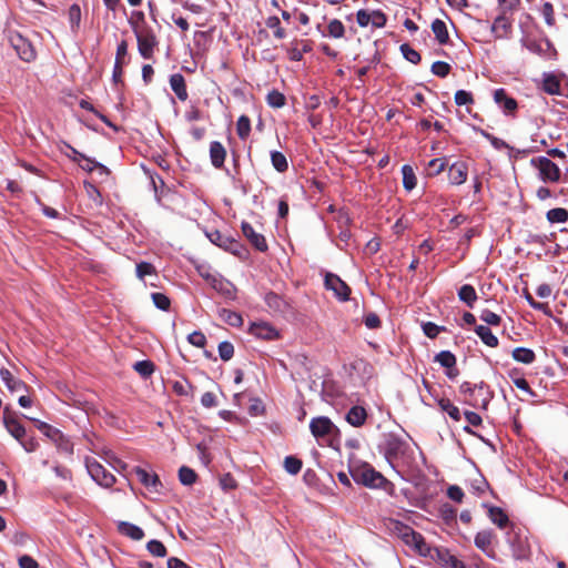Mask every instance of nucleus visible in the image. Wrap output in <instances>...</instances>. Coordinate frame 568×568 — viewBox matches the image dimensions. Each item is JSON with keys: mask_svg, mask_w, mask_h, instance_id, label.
<instances>
[{"mask_svg": "<svg viewBox=\"0 0 568 568\" xmlns=\"http://www.w3.org/2000/svg\"><path fill=\"white\" fill-rule=\"evenodd\" d=\"M384 455L393 469L405 480L418 470L415 450L398 437L387 438Z\"/></svg>", "mask_w": 568, "mask_h": 568, "instance_id": "1", "label": "nucleus"}, {"mask_svg": "<svg viewBox=\"0 0 568 568\" xmlns=\"http://www.w3.org/2000/svg\"><path fill=\"white\" fill-rule=\"evenodd\" d=\"M136 17L141 20V23L134 22L132 28L136 37L139 53L144 59H151L158 45L156 37L152 28L145 23L143 12H138Z\"/></svg>", "mask_w": 568, "mask_h": 568, "instance_id": "2", "label": "nucleus"}, {"mask_svg": "<svg viewBox=\"0 0 568 568\" xmlns=\"http://www.w3.org/2000/svg\"><path fill=\"white\" fill-rule=\"evenodd\" d=\"M459 389L464 396L465 403L474 408L486 409L493 398V392L484 382L478 384L464 382Z\"/></svg>", "mask_w": 568, "mask_h": 568, "instance_id": "3", "label": "nucleus"}, {"mask_svg": "<svg viewBox=\"0 0 568 568\" xmlns=\"http://www.w3.org/2000/svg\"><path fill=\"white\" fill-rule=\"evenodd\" d=\"M351 475L356 483L369 488H382L389 485V481L367 463L352 466Z\"/></svg>", "mask_w": 568, "mask_h": 568, "instance_id": "4", "label": "nucleus"}, {"mask_svg": "<svg viewBox=\"0 0 568 568\" xmlns=\"http://www.w3.org/2000/svg\"><path fill=\"white\" fill-rule=\"evenodd\" d=\"M397 531L402 538V540L407 545L413 547L419 555L428 556L430 554V547L425 541L424 537L415 531L413 528L406 525H400L397 527Z\"/></svg>", "mask_w": 568, "mask_h": 568, "instance_id": "5", "label": "nucleus"}, {"mask_svg": "<svg viewBox=\"0 0 568 568\" xmlns=\"http://www.w3.org/2000/svg\"><path fill=\"white\" fill-rule=\"evenodd\" d=\"M531 164L538 169L539 176L544 182L557 183L560 180L561 171L550 159L539 156L532 159Z\"/></svg>", "mask_w": 568, "mask_h": 568, "instance_id": "6", "label": "nucleus"}, {"mask_svg": "<svg viewBox=\"0 0 568 568\" xmlns=\"http://www.w3.org/2000/svg\"><path fill=\"white\" fill-rule=\"evenodd\" d=\"M85 466L91 478L100 486L109 488L115 483V477L94 458H87Z\"/></svg>", "mask_w": 568, "mask_h": 568, "instance_id": "7", "label": "nucleus"}, {"mask_svg": "<svg viewBox=\"0 0 568 568\" xmlns=\"http://www.w3.org/2000/svg\"><path fill=\"white\" fill-rule=\"evenodd\" d=\"M310 430L316 439H328L338 433V428L326 416L312 418Z\"/></svg>", "mask_w": 568, "mask_h": 568, "instance_id": "8", "label": "nucleus"}, {"mask_svg": "<svg viewBox=\"0 0 568 568\" xmlns=\"http://www.w3.org/2000/svg\"><path fill=\"white\" fill-rule=\"evenodd\" d=\"M9 42L23 61L30 62L36 58V51L32 44L20 33L10 32Z\"/></svg>", "mask_w": 568, "mask_h": 568, "instance_id": "9", "label": "nucleus"}, {"mask_svg": "<svg viewBox=\"0 0 568 568\" xmlns=\"http://www.w3.org/2000/svg\"><path fill=\"white\" fill-rule=\"evenodd\" d=\"M324 285L326 290L332 291L339 301L345 302L349 298L351 287L341 280L339 276L327 273L325 275Z\"/></svg>", "mask_w": 568, "mask_h": 568, "instance_id": "10", "label": "nucleus"}, {"mask_svg": "<svg viewBox=\"0 0 568 568\" xmlns=\"http://www.w3.org/2000/svg\"><path fill=\"white\" fill-rule=\"evenodd\" d=\"M496 540V534L491 529H484L476 534L475 546L480 549L486 556L496 559V551L493 544Z\"/></svg>", "mask_w": 568, "mask_h": 568, "instance_id": "11", "label": "nucleus"}, {"mask_svg": "<svg viewBox=\"0 0 568 568\" xmlns=\"http://www.w3.org/2000/svg\"><path fill=\"white\" fill-rule=\"evenodd\" d=\"M2 422L7 432L18 442H21V439L26 435V428L19 422V419L9 410L8 407H6L3 410Z\"/></svg>", "mask_w": 568, "mask_h": 568, "instance_id": "12", "label": "nucleus"}, {"mask_svg": "<svg viewBox=\"0 0 568 568\" xmlns=\"http://www.w3.org/2000/svg\"><path fill=\"white\" fill-rule=\"evenodd\" d=\"M508 12L500 11L491 26V32L497 39H507L513 31V20L507 16Z\"/></svg>", "mask_w": 568, "mask_h": 568, "instance_id": "13", "label": "nucleus"}, {"mask_svg": "<svg viewBox=\"0 0 568 568\" xmlns=\"http://www.w3.org/2000/svg\"><path fill=\"white\" fill-rule=\"evenodd\" d=\"M248 331L255 337L265 341H274L280 337L278 331L267 322L252 323Z\"/></svg>", "mask_w": 568, "mask_h": 568, "instance_id": "14", "label": "nucleus"}, {"mask_svg": "<svg viewBox=\"0 0 568 568\" xmlns=\"http://www.w3.org/2000/svg\"><path fill=\"white\" fill-rule=\"evenodd\" d=\"M468 165L464 161L454 162L448 168V180L452 185H462L467 181Z\"/></svg>", "mask_w": 568, "mask_h": 568, "instance_id": "15", "label": "nucleus"}, {"mask_svg": "<svg viewBox=\"0 0 568 568\" xmlns=\"http://www.w3.org/2000/svg\"><path fill=\"white\" fill-rule=\"evenodd\" d=\"M242 232H243V235L250 241V243L258 251L261 252H265L267 250V243H266V240L265 237L257 233L254 227L247 223V222H242Z\"/></svg>", "mask_w": 568, "mask_h": 568, "instance_id": "16", "label": "nucleus"}, {"mask_svg": "<svg viewBox=\"0 0 568 568\" xmlns=\"http://www.w3.org/2000/svg\"><path fill=\"white\" fill-rule=\"evenodd\" d=\"M494 101L506 114H513L517 110V101L509 97L505 89L500 88L494 92Z\"/></svg>", "mask_w": 568, "mask_h": 568, "instance_id": "17", "label": "nucleus"}, {"mask_svg": "<svg viewBox=\"0 0 568 568\" xmlns=\"http://www.w3.org/2000/svg\"><path fill=\"white\" fill-rule=\"evenodd\" d=\"M135 474H136L139 480L141 481V484H143L145 488H148L154 493L160 491L162 484L156 474H150L149 471H146L145 469H143L141 467L135 468Z\"/></svg>", "mask_w": 568, "mask_h": 568, "instance_id": "18", "label": "nucleus"}, {"mask_svg": "<svg viewBox=\"0 0 568 568\" xmlns=\"http://www.w3.org/2000/svg\"><path fill=\"white\" fill-rule=\"evenodd\" d=\"M226 158V150L219 141H213L210 144V160L215 169H221L224 165Z\"/></svg>", "mask_w": 568, "mask_h": 568, "instance_id": "19", "label": "nucleus"}, {"mask_svg": "<svg viewBox=\"0 0 568 568\" xmlns=\"http://www.w3.org/2000/svg\"><path fill=\"white\" fill-rule=\"evenodd\" d=\"M170 85L179 100H187L189 94L186 90L185 79L181 73H174L170 77Z\"/></svg>", "mask_w": 568, "mask_h": 568, "instance_id": "20", "label": "nucleus"}, {"mask_svg": "<svg viewBox=\"0 0 568 568\" xmlns=\"http://www.w3.org/2000/svg\"><path fill=\"white\" fill-rule=\"evenodd\" d=\"M118 530L120 534L131 538L132 540H141L144 538V531L139 526L128 521H119Z\"/></svg>", "mask_w": 568, "mask_h": 568, "instance_id": "21", "label": "nucleus"}, {"mask_svg": "<svg viewBox=\"0 0 568 568\" xmlns=\"http://www.w3.org/2000/svg\"><path fill=\"white\" fill-rule=\"evenodd\" d=\"M487 514L491 523L498 526L500 529H504L509 525V518L500 507L488 506Z\"/></svg>", "mask_w": 568, "mask_h": 568, "instance_id": "22", "label": "nucleus"}, {"mask_svg": "<svg viewBox=\"0 0 568 568\" xmlns=\"http://www.w3.org/2000/svg\"><path fill=\"white\" fill-rule=\"evenodd\" d=\"M0 378L11 392H20L27 388V385L22 381L16 378L7 368L0 369Z\"/></svg>", "mask_w": 568, "mask_h": 568, "instance_id": "23", "label": "nucleus"}, {"mask_svg": "<svg viewBox=\"0 0 568 568\" xmlns=\"http://www.w3.org/2000/svg\"><path fill=\"white\" fill-rule=\"evenodd\" d=\"M367 418L366 409L362 406H353L346 414V420L354 427H361Z\"/></svg>", "mask_w": 568, "mask_h": 568, "instance_id": "24", "label": "nucleus"}, {"mask_svg": "<svg viewBox=\"0 0 568 568\" xmlns=\"http://www.w3.org/2000/svg\"><path fill=\"white\" fill-rule=\"evenodd\" d=\"M475 333L481 339V342L488 347H497L498 338L493 334L491 329L486 325H476Z\"/></svg>", "mask_w": 568, "mask_h": 568, "instance_id": "25", "label": "nucleus"}, {"mask_svg": "<svg viewBox=\"0 0 568 568\" xmlns=\"http://www.w3.org/2000/svg\"><path fill=\"white\" fill-rule=\"evenodd\" d=\"M432 31L435 34L436 40L439 44H446L449 40L448 30L446 23L440 19H435L432 22Z\"/></svg>", "mask_w": 568, "mask_h": 568, "instance_id": "26", "label": "nucleus"}, {"mask_svg": "<svg viewBox=\"0 0 568 568\" xmlns=\"http://www.w3.org/2000/svg\"><path fill=\"white\" fill-rule=\"evenodd\" d=\"M511 356L516 362L527 365L534 363L536 359V354L534 351L526 347H516L511 352Z\"/></svg>", "mask_w": 568, "mask_h": 568, "instance_id": "27", "label": "nucleus"}, {"mask_svg": "<svg viewBox=\"0 0 568 568\" xmlns=\"http://www.w3.org/2000/svg\"><path fill=\"white\" fill-rule=\"evenodd\" d=\"M458 297L466 303L468 307H473L477 301V293L471 285L465 284L458 290Z\"/></svg>", "mask_w": 568, "mask_h": 568, "instance_id": "28", "label": "nucleus"}, {"mask_svg": "<svg viewBox=\"0 0 568 568\" xmlns=\"http://www.w3.org/2000/svg\"><path fill=\"white\" fill-rule=\"evenodd\" d=\"M402 174H403V185H404L405 190L412 191L417 184V178L415 175L413 168L407 164L403 165Z\"/></svg>", "mask_w": 568, "mask_h": 568, "instance_id": "29", "label": "nucleus"}, {"mask_svg": "<svg viewBox=\"0 0 568 568\" xmlns=\"http://www.w3.org/2000/svg\"><path fill=\"white\" fill-rule=\"evenodd\" d=\"M438 406L440 407V409L443 412L447 413L449 415V417L452 419H454L455 422L460 420L462 415H460L459 408L457 406H455L449 399H447V398L439 399Z\"/></svg>", "mask_w": 568, "mask_h": 568, "instance_id": "30", "label": "nucleus"}, {"mask_svg": "<svg viewBox=\"0 0 568 568\" xmlns=\"http://www.w3.org/2000/svg\"><path fill=\"white\" fill-rule=\"evenodd\" d=\"M271 162H272V165L273 168L280 172V173H284L287 171L288 169V162H287V159L286 156L280 152V151H272L271 152Z\"/></svg>", "mask_w": 568, "mask_h": 568, "instance_id": "31", "label": "nucleus"}, {"mask_svg": "<svg viewBox=\"0 0 568 568\" xmlns=\"http://www.w3.org/2000/svg\"><path fill=\"white\" fill-rule=\"evenodd\" d=\"M265 303L274 312H283L285 307V301L276 293L270 292L265 295Z\"/></svg>", "mask_w": 568, "mask_h": 568, "instance_id": "32", "label": "nucleus"}, {"mask_svg": "<svg viewBox=\"0 0 568 568\" xmlns=\"http://www.w3.org/2000/svg\"><path fill=\"white\" fill-rule=\"evenodd\" d=\"M251 132V120L247 115H241L236 122V133L241 140H246Z\"/></svg>", "mask_w": 568, "mask_h": 568, "instance_id": "33", "label": "nucleus"}, {"mask_svg": "<svg viewBox=\"0 0 568 568\" xmlns=\"http://www.w3.org/2000/svg\"><path fill=\"white\" fill-rule=\"evenodd\" d=\"M546 217L549 223H566L568 221V211L564 207L551 209Z\"/></svg>", "mask_w": 568, "mask_h": 568, "instance_id": "34", "label": "nucleus"}, {"mask_svg": "<svg viewBox=\"0 0 568 568\" xmlns=\"http://www.w3.org/2000/svg\"><path fill=\"white\" fill-rule=\"evenodd\" d=\"M345 34V27L338 19H333L327 24V33L325 36L334 39H341Z\"/></svg>", "mask_w": 568, "mask_h": 568, "instance_id": "35", "label": "nucleus"}, {"mask_svg": "<svg viewBox=\"0 0 568 568\" xmlns=\"http://www.w3.org/2000/svg\"><path fill=\"white\" fill-rule=\"evenodd\" d=\"M266 27L273 30V34L276 39H284L286 32L281 26L280 18L276 16L268 17L265 22Z\"/></svg>", "mask_w": 568, "mask_h": 568, "instance_id": "36", "label": "nucleus"}, {"mask_svg": "<svg viewBox=\"0 0 568 568\" xmlns=\"http://www.w3.org/2000/svg\"><path fill=\"white\" fill-rule=\"evenodd\" d=\"M435 362L445 368L456 366V356L449 351H442L435 356Z\"/></svg>", "mask_w": 568, "mask_h": 568, "instance_id": "37", "label": "nucleus"}, {"mask_svg": "<svg viewBox=\"0 0 568 568\" xmlns=\"http://www.w3.org/2000/svg\"><path fill=\"white\" fill-rule=\"evenodd\" d=\"M542 89L548 94H559L560 93V82L555 75H547L544 79Z\"/></svg>", "mask_w": 568, "mask_h": 568, "instance_id": "38", "label": "nucleus"}, {"mask_svg": "<svg viewBox=\"0 0 568 568\" xmlns=\"http://www.w3.org/2000/svg\"><path fill=\"white\" fill-rule=\"evenodd\" d=\"M221 317L223 318L224 322L234 327H239L243 324L242 316L234 311L222 310Z\"/></svg>", "mask_w": 568, "mask_h": 568, "instance_id": "39", "label": "nucleus"}, {"mask_svg": "<svg viewBox=\"0 0 568 568\" xmlns=\"http://www.w3.org/2000/svg\"><path fill=\"white\" fill-rule=\"evenodd\" d=\"M285 95L277 90H273L266 95V102L272 108H282L285 105Z\"/></svg>", "mask_w": 568, "mask_h": 568, "instance_id": "40", "label": "nucleus"}, {"mask_svg": "<svg viewBox=\"0 0 568 568\" xmlns=\"http://www.w3.org/2000/svg\"><path fill=\"white\" fill-rule=\"evenodd\" d=\"M302 460L294 456H287L284 459V468L291 475L298 474L302 469Z\"/></svg>", "mask_w": 568, "mask_h": 568, "instance_id": "41", "label": "nucleus"}, {"mask_svg": "<svg viewBox=\"0 0 568 568\" xmlns=\"http://www.w3.org/2000/svg\"><path fill=\"white\" fill-rule=\"evenodd\" d=\"M134 369L144 378L154 372V364L151 361H140L134 364Z\"/></svg>", "mask_w": 568, "mask_h": 568, "instance_id": "42", "label": "nucleus"}, {"mask_svg": "<svg viewBox=\"0 0 568 568\" xmlns=\"http://www.w3.org/2000/svg\"><path fill=\"white\" fill-rule=\"evenodd\" d=\"M149 552L155 557L166 556V548L160 540L152 539L146 544Z\"/></svg>", "mask_w": 568, "mask_h": 568, "instance_id": "43", "label": "nucleus"}, {"mask_svg": "<svg viewBox=\"0 0 568 568\" xmlns=\"http://www.w3.org/2000/svg\"><path fill=\"white\" fill-rule=\"evenodd\" d=\"M179 478L183 485H192L196 480V474L192 468L182 466L179 470Z\"/></svg>", "mask_w": 568, "mask_h": 568, "instance_id": "44", "label": "nucleus"}, {"mask_svg": "<svg viewBox=\"0 0 568 568\" xmlns=\"http://www.w3.org/2000/svg\"><path fill=\"white\" fill-rule=\"evenodd\" d=\"M400 52L403 53L404 58L414 63V64H417L420 62V54L415 50L413 49L409 44L407 43H404L400 45Z\"/></svg>", "mask_w": 568, "mask_h": 568, "instance_id": "45", "label": "nucleus"}, {"mask_svg": "<svg viewBox=\"0 0 568 568\" xmlns=\"http://www.w3.org/2000/svg\"><path fill=\"white\" fill-rule=\"evenodd\" d=\"M479 318L487 325L491 326H498L501 322V317L489 310H483L480 312Z\"/></svg>", "mask_w": 568, "mask_h": 568, "instance_id": "46", "label": "nucleus"}, {"mask_svg": "<svg viewBox=\"0 0 568 568\" xmlns=\"http://www.w3.org/2000/svg\"><path fill=\"white\" fill-rule=\"evenodd\" d=\"M447 166V161L445 158L433 159L428 163V168L432 170L430 175L440 174Z\"/></svg>", "mask_w": 568, "mask_h": 568, "instance_id": "47", "label": "nucleus"}, {"mask_svg": "<svg viewBox=\"0 0 568 568\" xmlns=\"http://www.w3.org/2000/svg\"><path fill=\"white\" fill-rule=\"evenodd\" d=\"M151 297H152L154 305L158 308H160L162 311H168L170 308L171 302H170V298L165 294L152 293Z\"/></svg>", "mask_w": 568, "mask_h": 568, "instance_id": "48", "label": "nucleus"}, {"mask_svg": "<svg viewBox=\"0 0 568 568\" xmlns=\"http://www.w3.org/2000/svg\"><path fill=\"white\" fill-rule=\"evenodd\" d=\"M219 355L223 361H230L234 355V346L230 342L219 344Z\"/></svg>", "mask_w": 568, "mask_h": 568, "instance_id": "49", "label": "nucleus"}, {"mask_svg": "<svg viewBox=\"0 0 568 568\" xmlns=\"http://www.w3.org/2000/svg\"><path fill=\"white\" fill-rule=\"evenodd\" d=\"M541 14L547 26L552 27L556 23L554 7L550 2H545L541 8Z\"/></svg>", "mask_w": 568, "mask_h": 568, "instance_id": "50", "label": "nucleus"}, {"mask_svg": "<svg viewBox=\"0 0 568 568\" xmlns=\"http://www.w3.org/2000/svg\"><path fill=\"white\" fill-rule=\"evenodd\" d=\"M445 331L444 326H438L433 322H426L423 324V332L429 338H435L437 335Z\"/></svg>", "mask_w": 568, "mask_h": 568, "instance_id": "51", "label": "nucleus"}, {"mask_svg": "<svg viewBox=\"0 0 568 568\" xmlns=\"http://www.w3.org/2000/svg\"><path fill=\"white\" fill-rule=\"evenodd\" d=\"M450 71V65L444 61H436L432 64V72L439 77L445 78Z\"/></svg>", "mask_w": 568, "mask_h": 568, "instance_id": "52", "label": "nucleus"}, {"mask_svg": "<svg viewBox=\"0 0 568 568\" xmlns=\"http://www.w3.org/2000/svg\"><path fill=\"white\" fill-rule=\"evenodd\" d=\"M155 274V267L148 262L136 264V276L143 280L146 275Z\"/></svg>", "mask_w": 568, "mask_h": 568, "instance_id": "53", "label": "nucleus"}, {"mask_svg": "<svg viewBox=\"0 0 568 568\" xmlns=\"http://www.w3.org/2000/svg\"><path fill=\"white\" fill-rule=\"evenodd\" d=\"M187 341L190 344H192L195 347H204L206 344V337L200 331H195V332L189 334Z\"/></svg>", "mask_w": 568, "mask_h": 568, "instance_id": "54", "label": "nucleus"}, {"mask_svg": "<svg viewBox=\"0 0 568 568\" xmlns=\"http://www.w3.org/2000/svg\"><path fill=\"white\" fill-rule=\"evenodd\" d=\"M509 542L511 544L513 556L516 559H524L527 557L528 549L521 541H519L518 544H515V541L509 538Z\"/></svg>", "mask_w": 568, "mask_h": 568, "instance_id": "55", "label": "nucleus"}, {"mask_svg": "<svg viewBox=\"0 0 568 568\" xmlns=\"http://www.w3.org/2000/svg\"><path fill=\"white\" fill-rule=\"evenodd\" d=\"M473 102H474V99H473V95L470 92L465 91V90H458L455 93V103L457 105H465V104H469Z\"/></svg>", "mask_w": 568, "mask_h": 568, "instance_id": "56", "label": "nucleus"}, {"mask_svg": "<svg viewBox=\"0 0 568 568\" xmlns=\"http://www.w3.org/2000/svg\"><path fill=\"white\" fill-rule=\"evenodd\" d=\"M526 300L528 302V304L530 305V307H532L534 310H537V311H540L542 312L545 315H550V310H549V306L547 303H540V302H536L532 296L530 294H526Z\"/></svg>", "mask_w": 568, "mask_h": 568, "instance_id": "57", "label": "nucleus"}, {"mask_svg": "<svg viewBox=\"0 0 568 568\" xmlns=\"http://www.w3.org/2000/svg\"><path fill=\"white\" fill-rule=\"evenodd\" d=\"M126 54H128V43L125 40H122L118 44V48H116L115 63L124 65Z\"/></svg>", "mask_w": 568, "mask_h": 568, "instance_id": "58", "label": "nucleus"}, {"mask_svg": "<svg viewBox=\"0 0 568 568\" xmlns=\"http://www.w3.org/2000/svg\"><path fill=\"white\" fill-rule=\"evenodd\" d=\"M371 23L375 28H383L386 24L387 18L386 14L379 10L371 12Z\"/></svg>", "mask_w": 568, "mask_h": 568, "instance_id": "59", "label": "nucleus"}, {"mask_svg": "<svg viewBox=\"0 0 568 568\" xmlns=\"http://www.w3.org/2000/svg\"><path fill=\"white\" fill-rule=\"evenodd\" d=\"M447 496L456 503H462L465 495L459 486L452 485L447 488Z\"/></svg>", "mask_w": 568, "mask_h": 568, "instance_id": "60", "label": "nucleus"}, {"mask_svg": "<svg viewBox=\"0 0 568 568\" xmlns=\"http://www.w3.org/2000/svg\"><path fill=\"white\" fill-rule=\"evenodd\" d=\"M364 324L369 329H375L381 326V320L377 314L375 313H368L364 317Z\"/></svg>", "mask_w": 568, "mask_h": 568, "instance_id": "61", "label": "nucleus"}, {"mask_svg": "<svg viewBox=\"0 0 568 568\" xmlns=\"http://www.w3.org/2000/svg\"><path fill=\"white\" fill-rule=\"evenodd\" d=\"M498 2H499L500 11H504V12H513L520 4V0H498Z\"/></svg>", "mask_w": 568, "mask_h": 568, "instance_id": "62", "label": "nucleus"}, {"mask_svg": "<svg viewBox=\"0 0 568 568\" xmlns=\"http://www.w3.org/2000/svg\"><path fill=\"white\" fill-rule=\"evenodd\" d=\"M20 568H39L38 562L28 555H23L19 558Z\"/></svg>", "mask_w": 568, "mask_h": 568, "instance_id": "63", "label": "nucleus"}, {"mask_svg": "<svg viewBox=\"0 0 568 568\" xmlns=\"http://www.w3.org/2000/svg\"><path fill=\"white\" fill-rule=\"evenodd\" d=\"M201 404L206 407V408H211V407H214L216 406V397L213 393L211 392H206L202 395L201 397Z\"/></svg>", "mask_w": 568, "mask_h": 568, "instance_id": "64", "label": "nucleus"}]
</instances>
